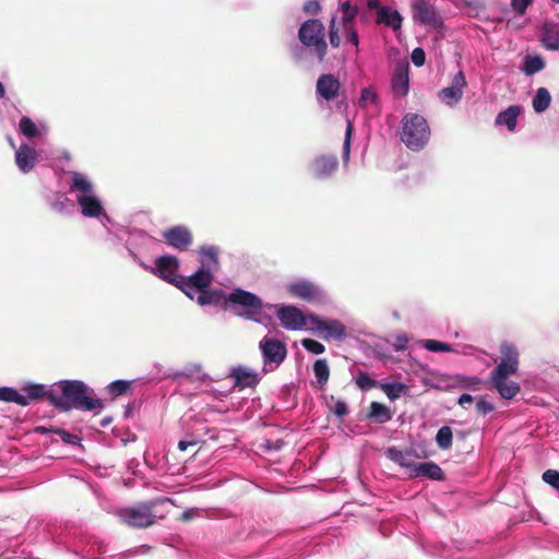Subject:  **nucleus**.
Here are the masks:
<instances>
[{
    "instance_id": "f257e3e1",
    "label": "nucleus",
    "mask_w": 559,
    "mask_h": 559,
    "mask_svg": "<svg viewBox=\"0 0 559 559\" xmlns=\"http://www.w3.org/2000/svg\"><path fill=\"white\" fill-rule=\"evenodd\" d=\"M49 404L61 412H99L104 407L103 401L94 399L82 380H60L56 383V393L49 394Z\"/></svg>"
},
{
    "instance_id": "f03ea898",
    "label": "nucleus",
    "mask_w": 559,
    "mask_h": 559,
    "mask_svg": "<svg viewBox=\"0 0 559 559\" xmlns=\"http://www.w3.org/2000/svg\"><path fill=\"white\" fill-rule=\"evenodd\" d=\"M167 504H174L170 498H157L146 502H138L131 507L118 510L117 515L121 523L131 528H147L157 521L166 519Z\"/></svg>"
},
{
    "instance_id": "7ed1b4c3",
    "label": "nucleus",
    "mask_w": 559,
    "mask_h": 559,
    "mask_svg": "<svg viewBox=\"0 0 559 559\" xmlns=\"http://www.w3.org/2000/svg\"><path fill=\"white\" fill-rule=\"evenodd\" d=\"M298 39L302 47L316 55L319 62H323L328 56V43L325 41V28L320 20L309 19L299 26Z\"/></svg>"
},
{
    "instance_id": "20e7f679",
    "label": "nucleus",
    "mask_w": 559,
    "mask_h": 559,
    "mask_svg": "<svg viewBox=\"0 0 559 559\" xmlns=\"http://www.w3.org/2000/svg\"><path fill=\"white\" fill-rule=\"evenodd\" d=\"M430 129L426 119L417 114H406L403 118L401 141L407 147L419 151L429 141Z\"/></svg>"
},
{
    "instance_id": "39448f33",
    "label": "nucleus",
    "mask_w": 559,
    "mask_h": 559,
    "mask_svg": "<svg viewBox=\"0 0 559 559\" xmlns=\"http://www.w3.org/2000/svg\"><path fill=\"white\" fill-rule=\"evenodd\" d=\"M520 364L499 362L490 372L491 386L497 390L499 396L511 400L520 393V384L514 380H509L518 371Z\"/></svg>"
},
{
    "instance_id": "423d86ee",
    "label": "nucleus",
    "mask_w": 559,
    "mask_h": 559,
    "mask_svg": "<svg viewBox=\"0 0 559 559\" xmlns=\"http://www.w3.org/2000/svg\"><path fill=\"white\" fill-rule=\"evenodd\" d=\"M213 271H207L204 269H198L194 274L189 277L180 276L177 280L170 282V284L175 285V287L181 289L183 294L187 295L190 299H194V292L197 290H205L212 285L213 282Z\"/></svg>"
},
{
    "instance_id": "0eeeda50",
    "label": "nucleus",
    "mask_w": 559,
    "mask_h": 559,
    "mask_svg": "<svg viewBox=\"0 0 559 559\" xmlns=\"http://www.w3.org/2000/svg\"><path fill=\"white\" fill-rule=\"evenodd\" d=\"M309 330L319 333L320 337L326 341H342L346 335L344 325L338 320H326L314 314H310Z\"/></svg>"
},
{
    "instance_id": "6e6552de",
    "label": "nucleus",
    "mask_w": 559,
    "mask_h": 559,
    "mask_svg": "<svg viewBox=\"0 0 559 559\" xmlns=\"http://www.w3.org/2000/svg\"><path fill=\"white\" fill-rule=\"evenodd\" d=\"M276 316L281 325L288 331H299L310 325V314L305 316L296 306H282Z\"/></svg>"
},
{
    "instance_id": "1a4fd4ad",
    "label": "nucleus",
    "mask_w": 559,
    "mask_h": 559,
    "mask_svg": "<svg viewBox=\"0 0 559 559\" xmlns=\"http://www.w3.org/2000/svg\"><path fill=\"white\" fill-rule=\"evenodd\" d=\"M162 239L177 251H187L193 243V234L186 225H175L162 233Z\"/></svg>"
},
{
    "instance_id": "9d476101",
    "label": "nucleus",
    "mask_w": 559,
    "mask_h": 559,
    "mask_svg": "<svg viewBox=\"0 0 559 559\" xmlns=\"http://www.w3.org/2000/svg\"><path fill=\"white\" fill-rule=\"evenodd\" d=\"M227 304L243 307L245 316L248 318H253L261 313V299L255 294L240 288H236L233 293L227 295L226 305Z\"/></svg>"
},
{
    "instance_id": "9b49d317",
    "label": "nucleus",
    "mask_w": 559,
    "mask_h": 559,
    "mask_svg": "<svg viewBox=\"0 0 559 559\" xmlns=\"http://www.w3.org/2000/svg\"><path fill=\"white\" fill-rule=\"evenodd\" d=\"M411 8L414 21L433 28L441 26L440 15L428 0H414Z\"/></svg>"
},
{
    "instance_id": "f8f14e48",
    "label": "nucleus",
    "mask_w": 559,
    "mask_h": 559,
    "mask_svg": "<svg viewBox=\"0 0 559 559\" xmlns=\"http://www.w3.org/2000/svg\"><path fill=\"white\" fill-rule=\"evenodd\" d=\"M260 350H262L263 362L281 365L286 357L285 344L274 337H264L260 340Z\"/></svg>"
},
{
    "instance_id": "ddd939ff",
    "label": "nucleus",
    "mask_w": 559,
    "mask_h": 559,
    "mask_svg": "<svg viewBox=\"0 0 559 559\" xmlns=\"http://www.w3.org/2000/svg\"><path fill=\"white\" fill-rule=\"evenodd\" d=\"M288 294L292 297L305 300L307 302H319L322 300L321 288L309 281H298L288 284Z\"/></svg>"
},
{
    "instance_id": "4468645a",
    "label": "nucleus",
    "mask_w": 559,
    "mask_h": 559,
    "mask_svg": "<svg viewBox=\"0 0 559 559\" xmlns=\"http://www.w3.org/2000/svg\"><path fill=\"white\" fill-rule=\"evenodd\" d=\"M177 270H179V260L174 255H160L154 261V267L151 269L153 275L156 277L170 283L180 275L176 274Z\"/></svg>"
},
{
    "instance_id": "2eb2a0df",
    "label": "nucleus",
    "mask_w": 559,
    "mask_h": 559,
    "mask_svg": "<svg viewBox=\"0 0 559 559\" xmlns=\"http://www.w3.org/2000/svg\"><path fill=\"white\" fill-rule=\"evenodd\" d=\"M466 86V81L462 71L455 73L452 78L451 85L447 86L439 92L441 103L453 106L462 99L463 87Z\"/></svg>"
},
{
    "instance_id": "dca6fc26",
    "label": "nucleus",
    "mask_w": 559,
    "mask_h": 559,
    "mask_svg": "<svg viewBox=\"0 0 559 559\" xmlns=\"http://www.w3.org/2000/svg\"><path fill=\"white\" fill-rule=\"evenodd\" d=\"M317 94L324 100H333L338 97L340 81L332 73H324L317 80Z\"/></svg>"
},
{
    "instance_id": "f3484780",
    "label": "nucleus",
    "mask_w": 559,
    "mask_h": 559,
    "mask_svg": "<svg viewBox=\"0 0 559 559\" xmlns=\"http://www.w3.org/2000/svg\"><path fill=\"white\" fill-rule=\"evenodd\" d=\"M229 377L234 379V386L240 390L252 389L259 383V376L243 366L233 368Z\"/></svg>"
},
{
    "instance_id": "a211bd4d",
    "label": "nucleus",
    "mask_w": 559,
    "mask_h": 559,
    "mask_svg": "<svg viewBox=\"0 0 559 559\" xmlns=\"http://www.w3.org/2000/svg\"><path fill=\"white\" fill-rule=\"evenodd\" d=\"M411 477H425L429 480H444V472L435 462L418 463L417 465L408 468Z\"/></svg>"
},
{
    "instance_id": "6ab92c4d",
    "label": "nucleus",
    "mask_w": 559,
    "mask_h": 559,
    "mask_svg": "<svg viewBox=\"0 0 559 559\" xmlns=\"http://www.w3.org/2000/svg\"><path fill=\"white\" fill-rule=\"evenodd\" d=\"M392 92L395 97H403L408 93V63H399L393 71Z\"/></svg>"
},
{
    "instance_id": "aec40b11",
    "label": "nucleus",
    "mask_w": 559,
    "mask_h": 559,
    "mask_svg": "<svg viewBox=\"0 0 559 559\" xmlns=\"http://www.w3.org/2000/svg\"><path fill=\"white\" fill-rule=\"evenodd\" d=\"M36 152L34 147L22 144L15 152V163L20 171L28 174L35 167Z\"/></svg>"
},
{
    "instance_id": "412c9836",
    "label": "nucleus",
    "mask_w": 559,
    "mask_h": 559,
    "mask_svg": "<svg viewBox=\"0 0 559 559\" xmlns=\"http://www.w3.org/2000/svg\"><path fill=\"white\" fill-rule=\"evenodd\" d=\"M76 203L81 207L84 217L96 218L103 214V204L95 195H78Z\"/></svg>"
},
{
    "instance_id": "4be33fe9",
    "label": "nucleus",
    "mask_w": 559,
    "mask_h": 559,
    "mask_svg": "<svg viewBox=\"0 0 559 559\" xmlns=\"http://www.w3.org/2000/svg\"><path fill=\"white\" fill-rule=\"evenodd\" d=\"M337 166L335 156H320L312 163V173L318 178H326L336 170Z\"/></svg>"
},
{
    "instance_id": "5701e85b",
    "label": "nucleus",
    "mask_w": 559,
    "mask_h": 559,
    "mask_svg": "<svg viewBox=\"0 0 559 559\" xmlns=\"http://www.w3.org/2000/svg\"><path fill=\"white\" fill-rule=\"evenodd\" d=\"M200 270L216 271L219 267L217 254L219 249L216 246H201L200 251Z\"/></svg>"
},
{
    "instance_id": "b1692460",
    "label": "nucleus",
    "mask_w": 559,
    "mask_h": 559,
    "mask_svg": "<svg viewBox=\"0 0 559 559\" xmlns=\"http://www.w3.org/2000/svg\"><path fill=\"white\" fill-rule=\"evenodd\" d=\"M24 399L27 400V404H31V402H38L40 400L46 399V401L49 402V394L56 393V386L51 389H47L44 384H37V383H29L25 386H23Z\"/></svg>"
},
{
    "instance_id": "393cba45",
    "label": "nucleus",
    "mask_w": 559,
    "mask_h": 559,
    "mask_svg": "<svg viewBox=\"0 0 559 559\" xmlns=\"http://www.w3.org/2000/svg\"><path fill=\"white\" fill-rule=\"evenodd\" d=\"M386 457H389L390 461L396 463V465L405 467L407 469L418 465V463H415L413 459L415 457V454H413L412 450L401 451L396 448H389L385 451Z\"/></svg>"
},
{
    "instance_id": "a878e982",
    "label": "nucleus",
    "mask_w": 559,
    "mask_h": 559,
    "mask_svg": "<svg viewBox=\"0 0 559 559\" xmlns=\"http://www.w3.org/2000/svg\"><path fill=\"white\" fill-rule=\"evenodd\" d=\"M392 417L393 413H391L390 408L384 403H370V407H368L367 418L373 419V421L378 425H383L390 421Z\"/></svg>"
},
{
    "instance_id": "bb28decb",
    "label": "nucleus",
    "mask_w": 559,
    "mask_h": 559,
    "mask_svg": "<svg viewBox=\"0 0 559 559\" xmlns=\"http://www.w3.org/2000/svg\"><path fill=\"white\" fill-rule=\"evenodd\" d=\"M198 293L197 302L200 306L204 305H215L218 306L223 302L226 304V294L222 289H209L205 288L204 290H197L194 294Z\"/></svg>"
},
{
    "instance_id": "cd10ccee",
    "label": "nucleus",
    "mask_w": 559,
    "mask_h": 559,
    "mask_svg": "<svg viewBox=\"0 0 559 559\" xmlns=\"http://www.w3.org/2000/svg\"><path fill=\"white\" fill-rule=\"evenodd\" d=\"M542 41L548 50L559 49V25L557 23H545L542 28Z\"/></svg>"
},
{
    "instance_id": "c85d7f7f",
    "label": "nucleus",
    "mask_w": 559,
    "mask_h": 559,
    "mask_svg": "<svg viewBox=\"0 0 559 559\" xmlns=\"http://www.w3.org/2000/svg\"><path fill=\"white\" fill-rule=\"evenodd\" d=\"M70 191H78L80 195H93V185L82 173H71Z\"/></svg>"
},
{
    "instance_id": "c756f323",
    "label": "nucleus",
    "mask_w": 559,
    "mask_h": 559,
    "mask_svg": "<svg viewBox=\"0 0 559 559\" xmlns=\"http://www.w3.org/2000/svg\"><path fill=\"white\" fill-rule=\"evenodd\" d=\"M520 115L519 106H510L506 110L498 114L497 119H495V123L497 126H504L508 130L513 131L516 128V119Z\"/></svg>"
},
{
    "instance_id": "7c9ffc66",
    "label": "nucleus",
    "mask_w": 559,
    "mask_h": 559,
    "mask_svg": "<svg viewBox=\"0 0 559 559\" xmlns=\"http://www.w3.org/2000/svg\"><path fill=\"white\" fill-rule=\"evenodd\" d=\"M402 17L397 11H391L389 8L381 7L378 10V24H385L392 29L401 28Z\"/></svg>"
},
{
    "instance_id": "2f4dec72",
    "label": "nucleus",
    "mask_w": 559,
    "mask_h": 559,
    "mask_svg": "<svg viewBox=\"0 0 559 559\" xmlns=\"http://www.w3.org/2000/svg\"><path fill=\"white\" fill-rule=\"evenodd\" d=\"M382 392H384L385 396L389 397L390 401H396L399 397L406 395L408 392V386L402 382H385L379 385Z\"/></svg>"
},
{
    "instance_id": "473e14b6",
    "label": "nucleus",
    "mask_w": 559,
    "mask_h": 559,
    "mask_svg": "<svg viewBox=\"0 0 559 559\" xmlns=\"http://www.w3.org/2000/svg\"><path fill=\"white\" fill-rule=\"evenodd\" d=\"M499 353H501V364H520V353L512 343H501Z\"/></svg>"
},
{
    "instance_id": "72a5a7b5",
    "label": "nucleus",
    "mask_w": 559,
    "mask_h": 559,
    "mask_svg": "<svg viewBox=\"0 0 559 559\" xmlns=\"http://www.w3.org/2000/svg\"><path fill=\"white\" fill-rule=\"evenodd\" d=\"M0 401L15 403L22 407L27 406V399H25L23 394L19 393L13 388H0Z\"/></svg>"
},
{
    "instance_id": "f704fd0d",
    "label": "nucleus",
    "mask_w": 559,
    "mask_h": 559,
    "mask_svg": "<svg viewBox=\"0 0 559 559\" xmlns=\"http://www.w3.org/2000/svg\"><path fill=\"white\" fill-rule=\"evenodd\" d=\"M131 388V380H116L109 383V385H107V392H109L110 397L116 400L119 396L128 394Z\"/></svg>"
},
{
    "instance_id": "c9c22d12",
    "label": "nucleus",
    "mask_w": 559,
    "mask_h": 559,
    "mask_svg": "<svg viewBox=\"0 0 559 559\" xmlns=\"http://www.w3.org/2000/svg\"><path fill=\"white\" fill-rule=\"evenodd\" d=\"M550 104V94L546 87H540L537 90V94H535L533 99V108L535 112H545L547 108H549Z\"/></svg>"
},
{
    "instance_id": "e433bc0d",
    "label": "nucleus",
    "mask_w": 559,
    "mask_h": 559,
    "mask_svg": "<svg viewBox=\"0 0 559 559\" xmlns=\"http://www.w3.org/2000/svg\"><path fill=\"white\" fill-rule=\"evenodd\" d=\"M313 374H316L317 382L320 386H324L329 381V365L325 359H318L313 362Z\"/></svg>"
},
{
    "instance_id": "4c0bfd02",
    "label": "nucleus",
    "mask_w": 559,
    "mask_h": 559,
    "mask_svg": "<svg viewBox=\"0 0 559 559\" xmlns=\"http://www.w3.org/2000/svg\"><path fill=\"white\" fill-rule=\"evenodd\" d=\"M437 447L449 450L452 447V430L450 426H441L436 436Z\"/></svg>"
},
{
    "instance_id": "58836bf2",
    "label": "nucleus",
    "mask_w": 559,
    "mask_h": 559,
    "mask_svg": "<svg viewBox=\"0 0 559 559\" xmlns=\"http://www.w3.org/2000/svg\"><path fill=\"white\" fill-rule=\"evenodd\" d=\"M545 68V61L538 56H527L524 59V73L533 75Z\"/></svg>"
},
{
    "instance_id": "ea45409f",
    "label": "nucleus",
    "mask_w": 559,
    "mask_h": 559,
    "mask_svg": "<svg viewBox=\"0 0 559 559\" xmlns=\"http://www.w3.org/2000/svg\"><path fill=\"white\" fill-rule=\"evenodd\" d=\"M20 132L23 135L33 139L38 135V129L35 127V123L28 117H22L19 122Z\"/></svg>"
},
{
    "instance_id": "a19ab883",
    "label": "nucleus",
    "mask_w": 559,
    "mask_h": 559,
    "mask_svg": "<svg viewBox=\"0 0 559 559\" xmlns=\"http://www.w3.org/2000/svg\"><path fill=\"white\" fill-rule=\"evenodd\" d=\"M356 385L362 391H370L379 388L380 383L370 378L367 372H359L356 377Z\"/></svg>"
},
{
    "instance_id": "79ce46f5",
    "label": "nucleus",
    "mask_w": 559,
    "mask_h": 559,
    "mask_svg": "<svg viewBox=\"0 0 559 559\" xmlns=\"http://www.w3.org/2000/svg\"><path fill=\"white\" fill-rule=\"evenodd\" d=\"M342 24H343V27H346V26H353V21L355 19V16H357V8L356 7H350L349 2H344L342 3Z\"/></svg>"
},
{
    "instance_id": "37998d69",
    "label": "nucleus",
    "mask_w": 559,
    "mask_h": 559,
    "mask_svg": "<svg viewBox=\"0 0 559 559\" xmlns=\"http://www.w3.org/2000/svg\"><path fill=\"white\" fill-rule=\"evenodd\" d=\"M423 347L432 353L452 352L451 345H449L448 343H441L440 341L437 340H425V343H423Z\"/></svg>"
},
{
    "instance_id": "c03bdc74",
    "label": "nucleus",
    "mask_w": 559,
    "mask_h": 559,
    "mask_svg": "<svg viewBox=\"0 0 559 559\" xmlns=\"http://www.w3.org/2000/svg\"><path fill=\"white\" fill-rule=\"evenodd\" d=\"M301 346L306 350L320 355L324 353V345H322L320 342L312 340V338H304L301 340Z\"/></svg>"
},
{
    "instance_id": "a18cd8bd",
    "label": "nucleus",
    "mask_w": 559,
    "mask_h": 559,
    "mask_svg": "<svg viewBox=\"0 0 559 559\" xmlns=\"http://www.w3.org/2000/svg\"><path fill=\"white\" fill-rule=\"evenodd\" d=\"M52 433L59 436L60 440L66 444H78L81 441L76 435H73L62 428H55Z\"/></svg>"
},
{
    "instance_id": "49530a36",
    "label": "nucleus",
    "mask_w": 559,
    "mask_h": 559,
    "mask_svg": "<svg viewBox=\"0 0 559 559\" xmlns=\"http://www.w3.org/2000/svg\"><path fill=\"white\" fill-rule=\"evenodd\" d=\"M368 103L376 104L377 103V94L373 88L365 87L362 88V93H360L359 106L360 108H366Z\"/></svg>"
},
{
    "instance_id": "de8ad7c7",
    "label": "nucleus",
    "mask_w": 559,
    "mask_h": 559,
    "mask_svg": "<svg viewBox=\"0 0 559 559\" xmlns=\"http://www.w3.org/2000/svg\"><path fill=\"white\" fill-rule=\"evenodd\" d=\"M342 39L338 35V27L336 26L335 17L330 21V45L332 48H338Z\"/></svg>"
},
{
    "instance_id": "09e8293b",
    "label": "nucleus",
    "mask_w": 559,
    "mask_h": 559,
    "mask_svg": "<svg viewBox=\"0 0 559 559\" xmlns=\"http://www.w3.org/2000/svg\"><path fill=\"white\" fill-rule=\"evenodd\" d=\"M544 481L551 485L556 490H559V473L555 469H546L542 475Z\"/></svg>"
},
{
    "instance_id": "8fccbe9b",
    "label": "nucleus",
    "mask_w": 559,
    "mask_h": 559,
    "mask_svg": "<svg viewBox=\"0 0 559 559\" xmlns=\"http://www.w3.org/2000/svg\"><path fill=\"white\" fill-rule=\"evenodd\" d=\"M455 383H457V386L462 389H468L472 386H477L480 383V379L474 377V378H466L459 376L455 378Z\"/></svg>"
},
{
    "instance_id": "3c124183",
    "label": "nucleus",
    "mask_w": 559,
    "mask_h": 559,
    "mask_svg": "<svg viewBox=\"0 0 559 559\" xmlns=\"http://www.w3.org/2000/svg\"><path fill=\"white\" fill-rule=\"evenodd\" d=\"M353 133V124L349 122L348 127H346L345 141H343V159H349V150H350V134Z\"/></svg>"
},
{
    "instance_id": "603ef678",
    "label": "nucleus",
    "mask_w": 559,
    "mask_h": 559,
    "mask_svg": "<svg viewBox=\"0 0 559 559\" xmlns=\"http://www.w3.org/2000/svg\"><path fill=\"white\" fill-rule=\"evenodd\" d=\"M531 3L532 0H510V5H512L513 11L519 15H523Z\"/></svg>"
},
{
    "instance_id": "864d4df0",
    "label": "nucleus",
    "mask_w": 559,
    "mask_h": 559,
    "mask_svg": "<svg viewBox=\"0 0 559 559\" xmlns=\"http://www.w3.org/2000/svg\"><path fill=\"white\" fill-rule=\"evenodd\" d=\"M493 409L495 406L486 400L480 399L476 402V412L479 415H487L491 413Z\"/></svg>"
},
{
    "instance_id": "5fc2aeb1",
    "label": "nucleus",
    "mask_w": 559,
    "mask_h": 559,
    "mask_svg": "<svg viewBox=\"0 0 559 559\" xmlns=\"http://www.w3.org/2000/svg\"><path fill=\"white\" fill-rule=\"evenodd\" d=\"M411 59L415 67H420L424 64V62H426V53L424 52L423 48H415L412 50Z\"/></svg>"
},
{
    "instance_id": "6e6d98bb",
    "label": "nucleus",
    "mask_w": 559,
    "mask_h": 559,
    "mask_svg": "<svg viewBox=\"0 0 559 559\" xmlns=\"http://www.w3.org/2000/svg\"><path fill=\"white\" fill-rule=\"evenodd\" d=\"M321 11L320 2L317 0H309L305 3V12L310 15H317Z\"/></svg>"
},
{
    "instance_id": "4d7b16f0",
    "label": "nucleus",
    "mask_w": 559,
    "mask_h": 559,
    "mask_svg": "<svg viewBox=\"0 0 559 559\" xmlns=\"http://www.w3.org/2000/svg\"><path fill=\"white\" fill-rule=\"evenodd\" d=\"M332 411H334L335 416L340 418L346 416L349 413V411L347 409V404L344 401L335 402L334 408H332Z\"/></svg>"
},
{
    "instance_id": "13d9d810",
    "label": "nucleus",
    "mask_w": 559,
    "mask_h": 559,
    "mask_svg": "<svg viewBox=\"0 0 559 559\" xmlns=\"http://www.w3.org/2000/svg\"><path fill=\"white\" fill-rule=\"evenodd\" d=\"M343 29H345V32H346V39H348V41L352 43V45H354V47H357L358 46V35H357V31H355L353 25L343 27Z\"/></svg>"
},
{
    "instance_id": "bf43d9fd",
    "label": "nucleus",
    "mask_w": 559,
    "mask_h": 559,
    "mask_svg": "<svg viewBox=\"0 0 559 559\" xmlns=\"http://www.w3.org/2000/svg\"><path fill=\"white\" fill-rule=\"evenodd\" d=\"M198 443H199V441H198V440H194V439H193V440H191V441H183V440H181V441H179V443H178V449H179L180 451H182V452H183V451H186L189 447H197V445H198Z\"/></svg>"
},
{
    "instance_id": "052dcab7",
    "label": "nucleus",
    "mask_w": 559,
    "mask_h": 559,
    "mask_svg": "<svg viewBox=\"0 0 559 559\" xmlns=\"http://www.w3.org/2000/svg\"><path fill=\"white\" fill-rule=\"evenodd\" d=\"M473 402H474L473 395H471L468 393H463L461 395V397H459L457 404L463 407L465 404H472Z\"/></svg>"
},
{
    "instance_id": "680f3d73",
    "label": "nucleus",
    "mask_w": 559,
    "mask_h": 559,
    "mask_svg": "<svg viewBox=\"0 0 559 559\" xmlns=\"http://www.w3.org/2000/svg\"><path fill=\"white\" fill-rule=\"evenodd\" d=\"M195 516V510H186L182 512L181 514V521L183 523H188L190 521H192Z\"/></svg>"
},
{
    "instance_id": "e2e57ef3",
    "label": "nucleus",
    "mask_w": 559,
    "mask_h": 559,
    "mask_svg": "<svg viewBox=\"0 0 559 559\" xmlns=\"http://www.w3.org/2000/svg\"><path fill=\"white\" fill-rule=\"evenodd\" d=\"M406 345H407V337H405V336L397 337L396 349H400V350L404 349Z\"/></svg>"
},
{
    "instance_id": "0e129e2a",
    "label": "nucleus",
    "mask_w": 559,
    "mask_h": 559,
    "mask_svg": "<svg viewBox=\"0 0 559 559\" xmlns=\"http://www.w3.org/2000/svg\"><path fill=\"white\" fill-rule=\"evenodd\" d=\"M53 428H45L43 426H38L35 428V432L46 435L48 432H52Z\"/></svg>"
},
{
    "instance_id": "69168bd1",
    "label": "nucleus",
    "mask_w": 559,
    "mask_h": 559,
    "mask_svg": "<svg viewBox=\"0 0 559 559\" xmlns=\"http://www.w3.org/2000/svg\"><path fill=\"white\" fill-rule=\"evenodd\" d=\"M368 7H370V9H380V8H382L381 5H379V1L378 0H370V2H368Z\"/></svg>"
},
{
    "instance_id": "338daca9",
    "label": "nucleus",
    "mask_w": 559,
    "mask_h": 559,
    "mask_svg": "<svg viewBox=\"0 0 559 559\" xmlns=\"http://www.w3.org/2000/svg\"><path fill=\"white\" fill-rule=\"evenodd\" d=\"M52 209H55L59 212L63 211V202L62 201L56 202L55 204H52Z\"/></svg>"
},
{
    "instance_id": "774afa93",
    "label": "nucleus",
    "mask_w": 559,
    "mask_h": 559,
    "mask_svg": "<svg viewBox=\"0 0 559 559\" xmlns=\"http://www.w3.org/2000/svg\"><path fill=\"white\" fill-rule=\"evenodd\" d=\"M5 95V90L2 86V83H0V98H2Z\"/></svg>"
}]
</instances>
